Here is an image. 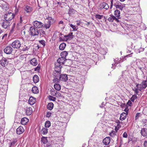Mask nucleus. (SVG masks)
I'll return each mask as SVG.
<instances>
[{"label": "nucleus", "mask_w": 147, "mask_h": 147, "mask_svg": "<svg viewBox=\"0 0 147 147\" xmlns=\"http://www.w3.org/2000/svg\"><path fill=\"white\" fill-rule=\"evenodd\" d=\"M57 63L59 65H64L66 66H69L67 63H71V61L70 59H67L66 58L62 57L59 58L57 60Z\"/></svg>", "instance_id": "nucleus-1"}, {"label": "nucleus", "mask_w": 147, "mask_h": 147, "mask_svg": "<svg viewBox=\"0 0 147 147\" xmlns=\"http://www.w3.org/2000/svg\"><path fill=\"white\" fill-rule=\"evenodd\" d=\"M14 16L13 13L10 12H8L4 15V19L6 21L10 22L11 20L14 18Z\"/></svg>", "instance_id": "nucleus-2"}, {"label": "nucleus", "mask_w": 147, "mask_h": 147, "mask_svg": "<svg viewBox=\"0 0 147 147\" xmlns=\"http://www.w3.org/2000/svg\"><path fill=\"white\" fill-rule=\"evenodd\" d=\"M21 45L20 42L19 40H16L13 42L11 44V46L14 49H18Z\"/></svg>", "instance_id": "nucleus-3"}, {"label": "nucleus", "mask_w": 147, "mask_h": 147, "mask_svg": "<svg viewBox=\"0 0 147 147\" xmlns=\"http://www.w3.org/2000/svg\"><path fill=\"white\" fill-rule=\"evenodd\" d=\"M30 31L31 35L32 36L37 35L39 34L38 30L34 27H31L30 29Z\"/></svg>", "instance_id": "nucleus-4"}, {"label": "nucleus", "mask_w": 147, "mask_h": 147, "mask_svg": "<svg viewBox=\"0 0 147 147\" xmlns=\"http://www.w3.org/2000/svg\"><path fill=\"white\" fill-rule=\"evenodd\" d=\"M33 25L34 27L36 28H39L42 27L44 24L41 22L37 21H35L33 22Z\"/></svg>", "instance_id": "nucleus-5"}, {"label": "nucleus", "mask_w": 147, "mask_h": 147, "mask_svg": "<svg viewBox=\"0 0 147 147\" xmlns=\"http://www.w3.org/2000/svg\"><path fill=\"white\" fill-rule=\"evenodd\" d=\"M12 47L7 46L4 49V52L7 54H10L12 53L13 51Z\"/></svg>", "instance_id": "nucleus-6"}, {"label": "nucleus", "mask_w": 147, "mask_h": 147, "mask_svg": "<svg viewBox=\"0 0 147 147\" xmlns=\"http://www.w3.org/2000/svg\"><path fill=\"white\" fill-rule=\"evenodd\" d=\"M8 64V61L6 58L3 57L1 60H0V64L3 67H5Z\"/></svg>", "instance_id": "nucleus-7"}, {"label": "nucleus", "mask_w": 147, "mask_h": 147, "mask_svg": "<svg viewBox=\"0 0 147 147\" xmlns=\"http://www.w3.org/2000/svg\"><path fill=\"white\" fill-rule=\"evenodd\" d=\"M48 21L47 23H45L43 26V28H45L46 29H48L50 27L51 23V20H52V18L51 17H48Z\"/></svg>", "instance_id": "nucleus-8"}, {"label": "nucleus", "mask_w": 147, "mask_h": 147, "mask_svg": "<svg viewBox=\"0 0 147 147\" xmlns=\"http://www.w3.org/2000/svg\"><path fill=\"white\" fill-rule=\"evenodd\" d=\"M10 22L9 21L3 20V23L1 24L2 26L5 29H7L10 25Z\"/></svg>", "instance_id": "nucleus-9"}, {"label": "nucleus", "mask_w": 147, "mask_h": 147, "mask_svg": "<svg viewBox=\"0 0 147 147\" xmlns=\"http://www.w3.org/2000/svg\"><path fill=\"white\" fill-rule=\"evenodd\" d=\"M59 80L61 81L65 82L68 80L67 75L65 74H62L60 75Z\"/></svg>", "instance_id": "nucleus-10"}, {"label": "nucleus", "mask_w": 147, "mask_h": 147, "mask_svg": "<svg viewBox=\"0 0 147 147\" xmlns=\"http://www.w3.org/2000/svg\"><path fill=\"white\" fill-rule=\"evenodd\" d=\"M24 131V129L23 127L20 126L16 129V133L17 134L20 135L22 134Z\"/></svg>", "instance_id": "nucleus-11"}, {"label": "nucleus", "mask_w": 147, "mask_h": 147, "mask_svg": "<svg viewBox=\"0 0 147 147\" xmlns=\"http://www.w3.org/2000/svg\"><path fill=\"white\" fill-rule=\"evenodd\" d=\"M25 11L27 13H30L32 11V7L28 5H25L24 8Z\"/></svg>", "instance_id": "nucleus-12"}, {"label": "nucleus", "mask_w": 147, "mask_h": 147, "mask_svg": "<svg viewBox=\"0 0 147 147\" xmlns=\"http://www.w3.org/2000/svg\"><path fill=\"white\" fill-rule=\"evenodd\" d=\"M55 72H57L61 73V66L60 65L56 63L55 64Z\"/></svg>", "instance_id": "nucleus-13"}, {"label": "nucleus", "mask_w": 147, "mask_h": 147, "mask_svg": "<svg viewBox=\"0 0 147 147\" xmlns=\"http://www.w3.org/2000/svg\"><path fill=\"white\" fill-rule=\"evenodd\" d=\"M110 142V138L109 137H107L103 141V143L106 145H108Z\"/></svg>", "instance_id": "nucleus-14"}, {"label": "nucleus", "mask_w": 147, "mask_h": 147, "mask_svg": "<svg viewBox=\"0 0 147 147\" xmlns=\"http://www.w3.org/2000/svg\"><path fill=\"white\" fill-rule=\"evenodd\" d=\"M141 135L144 137H146L147 136V128H143L141 131Z\"/></svg>", "instance_id": "nucleus-15"}, {"label": "nucleus", "mask_w": 147, "mask_h": 147, "mask_svg": "<svg viewBox=\"0 0 147 147\" xmlns=\"http://www.w3.org/2000/svg\"><path fill=\"white\" fill-rule=\"evenodd\" d=\"M30 63L32 65L35 66L38 64L37 60L35 58H34L30 61Z\"/></svg>", "instance_id": "nucleus-16"}, {"label": "nucleus", "mask_w": 147, "mask_h": 147, "mask_svg": "<svg viewBox=\"0 0 147 147\" xmlns=\"http://www.w3.org/2000/svg\"><path fill=\"white\" fill-rule=\"evenodd\" d=\"M36 99L33 97H30L28 101L29 104L31 105L34 104L36 102Z\"/></svg>", "instance_id": "nucleus-17"}, {"label": "nucleus", "mask_w": 147, "mask_h": 147, "mask_svg": "<svg viewBox=\"0 0 147 147\" xmlns=\"http://www.w3.org/2000/svg\"><path fill=\"white\" fill-rule=\"evenodd\" d=\"M26 110V113L27 115H30L32 112V108L30 107H27L25 109Z\"/></svg>", "instance_id": "nucleus-18"}, {"label": "nucleus", "mask_w": 147, "mask_h": 147, "mask_svg": "<svg viewBox=\"0 0 147 147\" xmlns=\"http://www.w3.org/2000/svg\"><path fill=\"white\" fill-rule=\"evenodd\" d=\"M73 32H71L68 35L65 36L64 37L66 38L67 39V40H71V39L73 38V36H73Z\"/></svg>", "instance_id": "nucleus-19"}, {"label": "nucleus", "mask_w": 147, "mask_h": 147, "mask_svg": "<svg viewBox=\"0 0 147 147\" xmlns=\"http://www.w3.org/2000/svg\"><path fill=\"white\" fill-rule=\"evenodd\" d=\"M127 115V113H126L125 112L122 113L120 115V119L121 121H123L125 119Z\"/></svg>", "instance_id": "nucleus-20"}, {"label": "nucleus", "mask_w": 147, "mask_h": 147, "mask_svg": "<svg viewBox=\"0 0 147 147\" xmlns=\"http://www.w3.org/2000/svg\"><path fill=\"white\" fill-rule=\"evenodd\" d=\"M28 121L29 120L27 118L24 117L22 119L21 123L22 125H25Z\"/></svg>", "instance_id": "nucleus-21"}, {"label": "nucleus", "mask_w": 147, "mask_h": 147, "mask_svg": "<svg viewBox=\"0 0 147 147\" xmlns=\"http://www.w3.org/2000/svg\"><path fill=\"white\" fill-rule=\"evenodd\" d=\"M68 52L67 51H64L61 52V57L66 58L68 55Z\"/></svg>", "instance_id": "nucleus-22"}, {"label": "nucleus", "mask_w": 147, "mask_h": 147, "mask_svg": "<svg viewBox=\"0 0 147 147\" xmlns=\"http://www.w3.org/2000/svg\"><path fill=\"white\" fill-rule=\"evenodd\" d=\"M114 15L116 17H117L118 18H120V12L119 10L116 9L114 11Z\"/></svg>", "instance_id": "nucleus-23"}, {"label": "nucleus", "mask_w": 147, "mask_h": 147, "mask_svg": "<svg viewBox=\"0 0 147 147\" xmlns=\"http://www.w3.org/2000/svg\"><path fill=\"white\" fill-rule=\"evenodd\" d=\"M54 106V104L52 102H49L48 103L47 108L49 110H51L52 109Z\"/></svg>", "instance_id": "nucleus-24"}, {"label": "nucleus", "mask_w": 147, "mask_h": 147, "mask_svg": "<svg viewBox=\"0 0 147 147\" xmlns=\"http://www.w3.org/2000/svg\"><path fill=\"white\" fill-rule=\"evenodd\" d=\"M32 91L34 94H36L39 92V90L38 88L36 86L33 87L32 89Z\"/></svg>", "instance_id": "nucleus-25"}, {"label": "nucleus", "mask_w": 147, "mask_h": 147, "mask_svg": "<svg viewBox=\"0 0 147 147\" xmlns=\"http://www.w3.org/2000/svg\"><path fill=\"white\" fill-rule=\"evenodd\" d=\"M66 46V44L64 42H63L60 45L59 47V49L61 50H63L65 49Z\"/></svg>", "instance_id": "nucleus-26"}, {"label": "nucleus", "mask_w": 147, "mask_h": 147, "mask_svg": "<svg viewBox=\"0 0 147 147\" xmlns=\"http://www.w3.org/2000/svg\"><path fill=\"white\" fill-rule=\"evenodd\" d=\"M33 80L35 83L38 82L39 81V78L38 76L37 75H35L33 77Z\"/></svg>", "instance_id": "nucleus-27"}, {"label": "nucleus", "mask_w": 147, "mask_h": 147, "mask_svg": "<svg viewBox=\"0 0 147 147\" xmlns=\"http://www.w3.org/2000/svg\"><path fill=\"white\" fill-rule=\"evenodd\" d=\"M48 132V129L46 127L43 128L41 131V134L45 135Z\"/></svg>", "instance_id": "nucleus-28"}, {"label": "nucleus", "mask_w": 147, "mask_h": 147, "mask_svg": "<svg viewBox=\"0 0 147 147\" xmlns=\"http://www.w3.org/2000/svg\"><path fill=\"white\" fill-rule=\"evenodd\" d=\"M54 86L55 88L57 90H61V86L59 84H54Z\"/></svg>", "instance_id": "nucleus-29"}, {"label": "nucleus", "mask_w": 147, "mask_h": 147, "mask_svg": "<svg viewBox=\"0 0 147 147\" xmlns=\"http://www.w3.org/2000/svg\"><path fill=\"white\" fill-rule=\"evenodd\" d=\"M102 6V8H104L106 9H107L109 7V5L105 3H103L101 4Z\"/></svg>", "instance_id": "nucleus-30"}, {"label": "nucleus", "mask_w": 147, "mask_h": 147, "mask_svg": "<svg viewBox=\"0 0 147 147\" xmlns=\"http://www.w3.org/2000/svg\"><path fill=\"white\" fill-rule=\"evenodd\" d=\"M114 5L117 9H119L121 10H122L123 8V5L116 4L115 3H114Z\"/></svg>", "instance_id": "nucleus-31"}, {"label": "nucleus", "mask_w": 147, "mask_h": 147, "mask_svg": "<svg viewBox=\"0 0 147 147\" xmlns=\"http://www.w3.org/2000/svg\"><path fill=\"white\" fill-rule=\"evenodd\" d=\"M17 142V140L16 139H13V141L9 144V147L13 146Z\"/></svg>", "instance_id": "nucleus-32"}, {"label": "nucleus", "mask_w": 147, "mask_h": 147, "mask_svg": "<svg viewBox=\"0 0 147 147\" xmlns=\"http://www.w3.org/2000/svg\"><path fill=\"white\" fill-rule=\"evenodd\" d=\"M136 87L138 88V89H139V90L140 91H141L142 90L144 89L142 84H137L136 85Z\"/></svg>", "instance_id": "nucleus-33"}, {"label": "nucleus", "mask_w": 147, "mask_h": 147, "mask_svg": "<svg viewBox=\"0 0 147 147\" xmlns=\"http://www.w3.org/2000/svg\"><path fill=\"white\" fill-rule=\"evenodd\" d=\"M41 141L44 144H46L48 142L47 140L46 137H43L41 138Z\"/></svg>", "instance_id": "nucleus-34"}, {"label": "nucleus", "mask_w": 147, "mask_h": 147, "mask_svg": "<svg viewBox=\"0 0 147 147\" xmlns=\"http://www.w3.org/2000/svg\"><path fill=\"white\" fill-rule=\"evenodd\" d=\"M142 85L144 87V89H145L147 86V80H145L142 81Z\"/></svg>", "instance_id": "nucleus-35"}, {"label": "nucleus", "mask_w": 147, "mask_h": 147, "mask_svg": "<svg viewBox=\"0 0 147 147\" xmlns=\"http://www.w3.org/2000/svg\"><path fill=\"white\" fill-rule=\"evenodd\" d=\"M39 34H40V36H43L45 34V32L42 30L40 29L38 31Z\"/></svg>", "instance_id": "nucleus-36"}, {"label": "nucleus", "mask_w": 147, "mask_h": 147, "mask_svg": "<svg viewBox=\"0 0 147 147\" xmlns=\"http://www.w3.org/2000/svg\"><path fill=\"white\" fill-rule=\"evenodd\" d=\"M69 25L71 27L72 29H73V30H72L73 31H76L78 29L77 26H76L75 25H73L72 24H71L69 23Z\"/></svg>", "instance_id": "nucleus-37"}, {"label": "nucleus", "mask_w": 147, "mask_h": 147, "mask_svg": "<svg viewBox=\"0 0 147 147\" xmlns=\"http://www.w3.org/2000/svg\"><path fill=\"white\" fill-rule=\"evenodd\" d=\"M125 58H124L121 61V60H119V58H116L114 60V61L115 62V64H118L121 62H122L124 60V59Z\"/></svg>", "instance_id": "nucleus-38"}, {"label": "nucleus", "mask_w": 147, "mask_h": 147, "mask_svg": "<svg viewBox=\"0 0 147 147\" xmlns=\"http://www.w3.org/2000/svg\"><path fill=\"white\" fill-rule=\"evenodd\" d=\"M51 125V122L49 121H47L45 123V127H49Z\"/></svg>", "instance_id": "nucleus-39"}, {"label": "nucleus", "mask_w": 147, "mask_h": 147, "mask_svg": "<svg viewBox=\"0 0 147 147\" xmlns=\"http://www.w3.org/2000/svg\"><path fill=\"white\" fill-rule=\"evenodd\" d=\"M48 98L49 100L53 101H55L56 99V98L51 96L50 95L48 96Z\"/></svg>", "instance_id": "nucleus-40"}, {"label": "nucleus", "mask_w": 147, "mask_h": 147, "mask_svg": "<svg viewBox=\"0 0 147 147\" xmlns=\"http://www.w3.org/2000/svg\"><path fill=\"white\" fill-rule=\"evenodd\" d=\"M67 41V39L65 37L62 38V37H60L59 38V41Z\"/></svg>", "instance_id": "nucleus-41"}, {"label": "nucleus", "mask_w": 147, "mask_h": 147, "mask_svg": "<svg viewBox=\"0 0 147 147\" xmlns=\"http://www.w3.org/2000/svg\"><path fill=\"white\" fill-rule=\"evenodd\" d=\"M60 73L54 72L53 73L54 76H55V78H57V77H59V76H60Z\"/></svg>", "instance_id": "nucleus-42"}, {"label": "nucleus", "mask_w": 147, "mask_h": 147, "mask_svg": "<svg viewBox=\"0 0 147 147\" xmlns=\"http://www.w3.org/2000/svg\"><path fill=\"white\" fill-rule=\"evenodd\" d=\"M116 122L117 123V126L118 127V128H119V127H121V125H120V124H122V122L120 121L119 120H117L116 121Z\"/></svg>", "instance_id": "nucleus-43"}, {"label": "nucleus", "mask_w": 147, "mask_h": 147, "mask_svg": "<svg viewBox=\"0 0 147 147\" xmlns=\"http://www.w3.org/2000/svg\"><path fill=\"white\" fill-rule=\"evenodd\" d=\"M137 98V96L136 95H133L132 97L131 98V101L134 102V100Z\"/></svg>", "instance_id": "nucleus-44"}, {"label": "nucleus", "mask_w": 147, "mask_h": 147, "mask_svg": "<svg viewBox=\"0 0 147 147\" xmlns=\"http://www.w3.org/2000/svg\"><path fill=\"white\" fill-rule=\"evenodd\" d=\"M95 17L96 18L98 19H101L103 17V16L99 14H96L95 15Z\"/></svg>", "instance_id": "nucleus-45"}, {"label": "nucleus", "mask_w": 147, "mask_h": 147, "mask_svg": "<svg viewBox=\"0 0 147 147\" xmlns=\"http://www.w3.org/2000/svg\"><path fill=\"white\" fill-rule=\"evenodd\" d=\"M39 42L44 47L45 46V42L44 40H41L39 41Z\"/></svg>", "instance_id": "nucleus-46"}, {"label": "nucleus", "mask_w": 147, "mask_h": 147, "mask_svg": "<svg viewBox=\"0 0 147 147\" xmlns=\"http://www.w3.org/2000/svg\"><path fill=\"white\" fill-rule=\"evenodd\" d=\"M59 79L57 78H54L53 80V82L54 83H59Z\"/></svg>", "instance_id": "nucleus-47"}, {"label": "nucleus", "mask_w": 147, "mask_h": 147, "mask_svg": "<svg viewBox=\"0 0 147 147\" xmlns=\"http://www.w3.org/2000/svg\"><path fill=\"white\" fill-rule=\"evenodd\" d=\"M40 65L39 64L37 67L35 69V71H38L40 69Z\"/></svg>", "instance_id": "nucleus-48"}, {"label": "nucleus", "mask_w": 147, "mask_h": 147, "mask_svg": "<svg viewBox=\"0 0 147 147\" xmlns=\"http://www.w3.org/2000/svg\"><path fill=\"white\" fill-rule=\"evenodd\" d=\"M28 49L29 48L28 47L24 45L23 48L22 49L24 51H25L28 50Z\"/></svg>", "instance_id": "nucleus-49"}, {"label": "nucleus", "mask_w": 147, "mask_h": 147, "mask_svg": "<svg viewBox=\"0 0 147 147\" xmlns=\"http://www.w3.org/2000/svg\"><path fill=\"white\" fill-rule=\"evenodd\" d=\"M56 95L55 96L57 97H59L61 96V94L60 93L57 92V91H56Z\"/></svg>", "instance_id": "nucleus-50"}, {"label": "nucleus", "mask_w": 147, "mask_h": 147, "mask_svg": "<svg viewBox=\"0 0 147 147\" xmlns=\"http://www.w3.org/2000/svg\"><path fill=\"white\" fill-rule=\"evenodd\" d=\"M140 113H137L136 114V117H135V119L137 120L138 119V118L140 116Z\"/></svg>", "instance_id": "nucleus-51"}, {"label": "nucleus", "mask_w": 147, "mask_h": 147, "mask_svg": "<svg viewBox=\"0 0 147 147\" xmlns=\"http://www.w3.org/2000/svg\"><path fill=\"white\" fill-rule=\"evenodd\" d=\"M56 91H52L51 92V94L53 96H55L56 95Z\"/></svg>", "instance_id": "nucleus-52"}, {"label": "nucleus", "mask_w": 147, "mask_h": 147, "mask_svg": "<svg viewBox=\"0 0 147 147\" xmlns=\"http://www.w3.org/2000/svg\"><path fill=\"white\" fill-rule=\"evenodd\" d=\"M51 113L49 112H47L46 115V116L47 117H50L51 115Z\"/></svg>", "instance_id": "nucleus-53"}, {"label": "nucleus", "mask_w": 147, "mask_h": 147, "mask_svg": "<svg viewBox=\"0 0 147 147\" xmlns=\"http://www.w3.org/2000/svg\"><path fill=\"white\" fill-rule=\"evenodd\" d=\"M123 137L124 138H126L127 137V134L126 132H124L123 135Z\"/></svg>", "instance_id": "nucleus-54"}, {"label": "nucleus", "mask_w": 147, "mask_h": 147, "mask_svg": "<svg viewBox=\"0 0 147 147\" xmlns=\"http://www.w3.org/2000/svg\"><path fill=\"white\" fill-rule=\"evenodd\" d=\"M129 109L128 107L127 106H125V109H124V111L126 112V113H127Z\"/></svg>", "instance_id": "nucleus-55"}, {"label": "nucleus", "mask_w": 147, "mask_h": 147, "mask_svg": "<svg viewBox=\"0 0 147 147\" xmlns=\"http://www.w3.org/2000/svg\"><path fill=\"white\" fill-rule=\"evenodd\" d=\"M110 17H109V18H108V20L109 22H113V20L112 17L111 16V15H110Z\"/></svg>", "instance_id": "nucleus-56"}, {"label": "nucleus", "mask_w": 147, "mask_h": 147, "mask_svg": "<svg viewBox=\"0 0 147 147\" xmlns=\"http://www.w3.org/2000/svg\"><path fill=\"white\" fill-rule=\"evenodd\" d=\"M132 104V102L130 100H129L128 102L127 103V105L129 106H131V105Z\"/></svg>", "instance_id": "nucleus-57"}, {"label": "nucleus", "mask_w": 147, "mask_h": 147, "mask_svg": "<svg viewBox=\"0 0 147 147\" xmlns=\"http://www.w3.org/2000/svg\"><path fill=\"white\" fill-rule=\"evenodd\" d=\"M21 33L22 35H25V31L24 30H22Z\"/></svg>", "instance_id": "nucleus-58"}, {"label": "nucleus", "mask_w": 147, "mask_h": 147, "mask_svg": "<svg viewBox=\"0 0 147 147\" xmlns=\"http://www.w3.org/2000/svg\"><path fill=\"white\" fill-rule=\"evenodd\" d=\"M144 146L145 147H147V141H145L144 143Z\"/></svg>", "instance_id": "nucleus-59"}, {"label": "nucleus", "mask_w": 147, "mask_h": 147, "mask_svg": "<svg viewBox=\"0 0 147 147\" xmlns=\"http://www.w3.org/2000/svg\"><path fill=\"white\" fill-rule=\"evenodd\" d=\"M111 16L112 17V19H113V21L114 20H115V19H116V18H116V17L115 16H114L113 15H111Z\"/></svg>", "instance_id": "nucleus-60"}, {"label": "nucleus", "mask_w": 147, "mask_h": 147, "mask_svg": "<svg viewBox=\"0 0 147 147\" xmlns=\"http://www.w3.org/2000/svg\"><path fill=\"white\" fill-rule=\"evenodd\" d=\"M143 123L145 125H147V120L145 119L144 121H143Z\"/></svg>", "instance_id": "nucleus-61"}, {"label": "nucleus", "mask_w": 147, "mask_h": 147, "mask_svg": "<svg viewBox=\"0 0 147 147\" xmlns=\"http://www.w3.org/2000/svg\"><path fill=\"white\" fill-rule=\"evenodd\" d=\"M133 90L134 91V92L138 91V90H139V89H138V88L136 87V88H134V89H133Z\"/></svg>", "instance_id": "nucleus-62"}, {"label": "nucleus", "mask_w": 147, "mask_h": 147, "mask_svg": "<svg viewBox=\"0 0 147 147\" xmlns=\"http://www.w3.org/2000/svg\"><path fill=\"white\" fill-rule=\"evenodd\" d=\"M90 24V22H86V24L87 26H88Z\"/></svg>", "instance_id": "nucleus-63"}, {"label": "nucleus", "mask_w": 147, "mask_h": 147, "mask_svg": "<svg viewBox=\"0 0 147 147\" xmlns=\"http://www.w3.org/2000/svg\"><path fill=\"white\" fill-rule=\"evenodd\" d=\"M63 23V22L62 21H60L59 22V24H62Z\"/></svg>", "instance_id": "nucleus-64"}]
</instances>
